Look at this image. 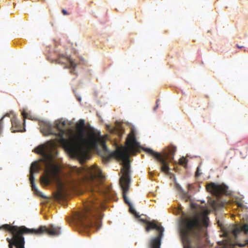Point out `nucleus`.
Segmentation results:
<instances>
[{"instance_id": "2", "label": "nucleus", "mask_w": 248, "mask_h": 248, "mask_svg": "<svg viewBox=\"0 0 248 248\" xmlns=\"http://www.w3.org/2000/svg\"><path fill=\"white\" fill-rule=\"evenodd\" d=\"M208 217L201 213L181 219L179 231L184 248H202L204 246L208 239Z\"/></svg>"}, {"instance_id": "18", "label": "nucleus", "mask_w": 248, "mask_h": 248, "mask_svg": "<svg viewBox=\"0 0 248 248\" xmlns=\"http://www.w3.org/2000/svg\"><path fill=\"white\" fill-rule=\"evenodd\" d=\"M242 232H243L245 234L248 233V224H245L241 227Z\"/></svg>"}, {"instance_id": "5", "label": "nucleus", "mask_w": 248, "mask_h": 248, "mask_svg": "<svg viewBox=\"0 0 248 248\" xmlns=\"http://www.w3.org/2000/svg\"><path fill=\"white\" fill-rule=\"evenodd\" d=\"M0 229L10 232L13 235L12 238H6V241L9 243V248H14V246L16 248H24L25 240L23 234L40 235L46 232L51 235H58L61 233V228L53 225H51L48 228L46 226H41L38 229H34L27 228L25 226H12L5 224L0 226Z\"/></svg>"}, {"instance_id": "1", "label": "nucleus", "mask_w": 248, "mask_h": 248, "mask_svg": "<svg viewBox=\"0 0 248 248\" xmlns=\"http://www.w3.org/2000/svg\"><path fill=\"white\" fill-rule=\"evenodd\" d=\"M104 176L100 169L96 166L89 168L84 176V183L90 190V197L84 203V209L76 213L74 221L78 225L85 230L95 228L98 230L101 226L102 214L101 209L103 205L96 198V194H100L108 198L109 189L103 185Z\"/></svg>"}, {"instance_id": "9", "label": "nucleus", "mask_w": 248, "mask_h": 248, "mask_svg": "<svg viewBox=\"0 0 248 248\" xmlns=\"http://www.w3.org/2000/svg\"><path fill=\"white\" fill-rule=\"evenodd\" d=\"M66 125L65 121H57L55 124V128L57 130V132H55L56 134L54 135L57 136L59 138V143L64 147L66 151L72 155V151L70 146L62 143V139H65L63 136L65 134V130L64 127Z\"/></svg>"}, {"instance_id": "4", "label": "nucleus", "mask_w": 248, "mask_h": 248, "mask_svg": "<svg viewBox=\"0 0 248 248\" xmlns=\"http://www.w3.org/2000/svg\"><path fill=\"white\" fill-rule=\"evenodd\" d=\"M77 131L70 139H62V143L70 146L72 155L81 160L89 159L90 151L96 149L101 140L100 132L93 127L85 137V121L80 119L77 124Z\"/></svg>"}, {"instance_id": "22", "label": "nucleus", "mask_w": 248, "mask_h": 248, "mask_svg": "<svg viewBox=\"0 0 248 248\" xmlns=\"http://www.w3.org/2000/svg\"><path fill=\"white\" fill-rule=\"evenodd\" d=\"M159 99H157L156 101V106L154 108V110H155L156 109V108H158V106H159V104H158V102H159Z\"/></svg>"}, {"instance_id": "25", "label": "nucleus", "mask_w": 248, "mask_h": 248, "mask_svg": "<svg viewBox=\"0 0 248 248\" xmlns=\"http://www.w3.org/2000/svg\"><path fill=\"white\" fill-rule=\"evenodd\" d=\"M199 168H197V171H196V176L198 177L200 175V173H199Z\"/></svg>"}, {"instance_id": "6", "label": "nucleus", "mask_w": 248, "mask_h": 248, "mask_svg": "<svg viewBox=\"0 0 248 248\" xmlns=\"http://www.w3.org/2000/svg\"><path fill=\"white\" fill-rule=\"evenodd\" d=\"M35 152L41 155L44 162L49 166L45 171V173L41 177V183L44 186H48L54 182L58 184H61V180L59 175L60 168L57 165L52 164V155L51 153H46V147L44 145L38 146Z\"/></svg>"}, {"instance_id": "17", "label": "nucleus", "mask_w": 248, "mask_h": 248, "mask_svg": "<svg viewBox=\"0 0 248 248\" xmlns=\"http://www.w3.org/2000/svg\"><path fill=\"white\" fill-rule=\"evenodd\" d=\"M187 163V160L184 157L180 158L179 160V164L183 166H186Z\"/></svg>"}, {"instance_id": "23", "label": "nucleus", "mask_w": 248, "mask_h": 248, "mask_svg": "<svg viewBox=\"0 0 248 248\" xmlns=\"http://www.w3.org/2000/svg\"><path fill=\"white\" fill-rule=\"evenodd\" d=\"M22 115H23L24 118H27L28 117V114L25 112H23L22 113Z\"/></svg>"}, {"instance_id": "15", "label": "nucleus", "mask_w": 248, "mask_h": 248, "mask_svg": "<svg viewBox=\"0 0 248 248\" xmlns=\"http://www.w3.org/2000/svg\"><path fill=\"white\" fill-rule=\"evenodd\" d=\"M11 122L12 124L11 130L12 132H18L21 130V125L15 117L11 119Z\"/></svg>"}, {"instance_id": "21", "label": "nucleus", "mask_w": 248, "mask_h": 248, "mask_svg": "<svg viewBox=\"0 0 248 248\" xmlns=\"http://www.w3.org/2000/svg\"><path fill=\"white\" fill-rule=\"evenodd\" d=\"M74 171H75L77 174H79L80 173V170L77 168H75Z\"/></svg>"}, {"instance_id": "3", "label": "nucleus", "mask_w": 248, "mask_h": 248, "mask_svg": "<svg viewBox=\"0 0 248 248\" xmlns=\"http://www.w3.org/2000/svg\"><path fill=\"white\" fill-rule=\"evenodd\" d=\"M126 147L123 149H117L116 150L109 153L105 144L103 145V148L106 152L102 156L103 161L107 162L112 158L114 157L118 160L122 161L123 168L121 172L123 175L120 179V185L123 190V197L124 201L129 207V211L134 214L136 217H139L138 213L133 207L129 202L126 194L129 190L130 183L129 155H134L138 152V148L140 147V143L137 142L136 137L132 132L127 138L126 140Z\"/></svg>"}, {"instance_id": "7", "label": "nucleus", "mask_w": 248, "mask_h": 248, "mask_svg": "<svg viewBox=\"0 0 248 248\" xmlns=\"http://www.w3.org/2000/svg\"><path fill=\"white\" fill-rule=\"evenodd\" d=\"M145 152L154 156L161 165V171L166 174L169 173L170 168L169 163L173 159L174 155L176 151V147L171 144L164 149L163 155L155 152L151 149H145Z\"/></svg>"}, {"instance_id": "14", "label": "nucleus", "mask_w": 248, "mask_h": 248, "mask_svg": "<svg viewBox=\"0 0 248 248\" xmlns=\"http://www.w3.org/2000/svg\"><path fill=\"white\" fill-rule=\"evenodd\" d=\"M41 131L45 135L56 134L54 128L52 125L46 122L43 123L40 125Z\"/></svg>"}, {"instance_id": "20", "label": "nucleus", "mask_w": 248, "mask_h": 248, "mask_svg": "<svg viewBox=\"0 0 248 248\" xmlns=\"http://www.w3.org/2000/svg\"><path fill=\"white\" fill-rule=\"evenodd\" d=\"M62 198V195L61 193H58L56 196V199L59 200V199H61Z\"/></svg>"}, {"instance_id": "24", "label": "nucleus", "mask_w": 248, "mask_h": 248, "mask_svg": "<svg viewBox=\"0 0 248 248\" xmlns=\"http://www.w3.org/2000/svg\"><path fill=\"white\" fill-rule=\"evenodd\" d=\"M62 14L64 15H69V13H68L67 12V11L65 10H64V9L62 10Z\"/></svg>"}, {"instance_id": "12", "label": "nucleus", "mask_w": 248, "mask_h": 248, "mask_svg": "<svg viewBox=\"0 0 248 248\" xmlns=\"http://www.w3.org/2000/svg\"><path fill=\"white\" fill-rule=\"evenodd\" d=\"M39 170L38 164L37 163H33L31 164L30 170V180L31 182V186L32 190L37 195L41 197H43L42 195L40 193V192L37 190L34 183V177L33 175L34 173L37 172Z\"/></svg>"}, {"instance_id": "10", "label": "nucleus", "mask_w": 248, "mask_h": 248, "mask_svg": "<svg viewBox=\"0 0 248 248\" xmlns=\"http://www.w3.org/2000/svg\"><path fill=\"white\" fill-rule=\"evenodd\" d=\"M206 189L208 191L218 197L221 194H226L228 187L224 185H217L211 183L206 186Z\"/></svg>"}, {"instance_id": "26", "label": "nucleus", "mask_w": 248, "mask_h": 248, "mask_svg": "<svg viewBox=\"0 0 248 248\" xmlns=\"http://www.w3.org/2000/svg\"><path fill=\"white\" fill-rule=\"evenodd\" d=\"M236 46H237V48H241L243 47V46H239L238 45H236Z\"/></svg>"}, {"instance_id": "13", "label": "nucleus", "mask_w": 248, "mask_h": 248, "mask_svg": "<svg viewBox=\"0 0 248 248\" xmlns=\"http://www.w3.org/2000/svg\"><path fill=\"white\" fill-rule=\"evenodd\" d=\"M39 170L38 164L37 163H33L31 164L30 170V180L31 182V186L32 190L37 195L41 197H43L42 195L40 193V192L37 190L34 183V177L33 175L34 173L37 172Z\"/></svg>"}, {"instance_id": "16", "label": "nucleus", "mask_w": 248, "mask_h": 248, "mask_svg": "<svg viewBox=\"0 0 248 248\" xmlns=\"http://www.w3.org/2000/svg\"><path fill=\"white\" fill-rule=\"evenodd\" d=\"M242 232V229H241L240 226H236L233 229L232 231V233L234 236V238L235 240H236L237 238V235Z\"/></svg>"}, {"instance_id": "11", "label": "nucleus", "mask_w": 248, "mask_h": 248, "mask_svg": "<svg viewBox=\"0 0 248 248\" xmlns=\"http://www.w3.org/2000/svg\"><path fill=\"white\" fill-rule=\"evenodd\" d=\"M55 61L59 64H68V67L71 69L70 73L72 74L74 73L75 68L77 66V64L70 58L66 57L63 54H60Z\"/></svg>"}, {"instance_id": "8", "label": "nucleus", "mask_w": 248, "mask_h": 248, "mask_svg": "<svg viewBox=\"0 0 248 248\" xmlns=\"http://www.w3.org/2000/svg\"><path fill=\"white\" fill-rule=\"evenodd\" d=\"M139 221L146 225L145 230L148 232L151 230H155L157 232V235L156 237L151 239L149 243L150 248H160L161 239L163 236L164 231V228L161 226V223L155 220L149 221L146 218H140Z\"/></svg>"}, {"instance_id": "19", "label": "nucleus", "mask_w": 248, "mask_h": 248, "mask_svg": "<svg viewBox=\"0 0 248 248\" xmlns=\"http://www.w3.org/2000/svg\"><path fill=\"white\" fill-rule=\"evenodd\" d=\"M5 116H9V115L8 114H6L5 116H3L0 119V135L1 134L2 131V127H3V120L4 119V117Z\"/></svg>"}]
</instances>
